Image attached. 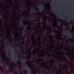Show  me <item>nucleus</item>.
<instances>
[{"instance_id": "obj_1", "label": "nucleus", "mask_w": 74, "mask_h": 74, "mask_svg": "<svg viewBox=\"0 0 74 74\" xmlns=\"http://www.w3.org/2000/svg\"><path fill=\"white\" fill-rule=\"evenodd\" d=\"M38 15H37V17H38V20H37V23H38V28H37V35H38V38H37V40H38V42H37L38 43Z\"/></svg>"}, {"instance_id": "obj_2", "label": "nucleus", "mask_w": 74, "mask_h": 74, "mask_svg": "<svg viewBox=\"0 0 74 74\" xmlns=\"http://www.w3.org/2000/svg\"><path fill=\"white\" fill-rule=\"evenodd\" d=\"M38 49H37V52H38V61H37V63H38V67H37V69H38V71H37V73H38Z\"/></svg>"}, {"instance_id": "obj_3", "label": "nucleus", "mask_w": 74, "mask_h": 74, "mask_svg": "<svg viewBox=\"0 0 74 74\" xmlns=\"http://www.w3.org/2000/svg\"><path fill=\"white\" fill-rule=\"evenodd\" d=\"M47 25H48L49 26H51V23H49L48 21H47Z\"/></svg>"}, {"instance_id": "obj_4", "label": "nucleus", "mask_w": 74, "mask_h": 74, "mask_svg": "<svg viewBox=\"0 0 74 74\" xmlns=\"http://www.w3.org/2000/svg\"><path fill=\"white\" fill-rule=\"evenodd\" d=\"M70 69H69V71H70V72L71 73H74V72H73V71H72V70H71V69H70V68H69Z\"/></svg>"}, {"instance_id": "obj_5", "label": "nucleus", "mask_w": 74, "mask_h": 74, "mask_svg": "<svg viewBox=\"0 0 74 74\" xmlns=\"http://www.w3.org/2000/svg\"><path fill=\"white\" fill-rule=\"evenodd\" d=\"M58 67H59V68H60V69H61L62 67H61V66L60 65H58Z\"/></svg>"}, {"instance_id": "obj_6", "label": "nucleus", "mask_w": 74, "mask_h": 74, "mask_svg": "<svg viewBox=\"0 0 74 74\" xmlns=\"http://www.w3.org/2000/svg\"><path fill=\"white\" fill-rule=\"evenodd\" d=\"M40 10L41 11H42V6H40Z\"/></svg>"}, {"instance_id": "obj_7", "label": "nucleus", "mask_w": 74, "mask_h": 74, "mask_svg": "<svg viewBox=\"0 0 74 74\" xmlns=\"http://www.w3.org/2000/svg\"><path fill=\"white\" fill-rule=\"evenodd\" d=\"M43 21H44V19H41V22H43Z\"/></svg>"}, {"instance_id": "obj_8", "label": "nucleus", "mask_w": 74, "mask_h": 74, "mask_svg": "<svg viewBox=\"0 0 74 74\" xmlns=\"http://www.w3.org/2000/svg\"><path fill=\"white\" fill-rule=\"evenodd\" d=\"M40 62H43V59H42L41 58L40 60Z\"/></svg>"}, {"instance_id": "obj_9", "label": "nucleus", "mask_w": 74, "mask_h": 74, "mask_svg": "<svg viewBox=\"0 0 74 74\" xmlns=\"http://www.w3.org/2000/svg\"><path fill=\"white\" fill-rule=\"evenodd\" d=\"M40 48H41L42 47V46H41V44H40Z\"/></svg>"}, {"instance_id": "obj_10", "label": "nucleus", "mask_w": 74, "mask_h": 74, "mask_svg": "<svg viewBox=\"0 0 74 74\" xmlns=\"http://www.w3.org/2000/svg\"><path fill=\"white\" fill-rule=\"evenodd\" d=\"M47 66L49 68V70H51V69L50 67H49V66H48V65H47Z\"/></svg>"}, {"instance_id": "obj_11", "label": "nucleus", "mask_w": 74, "mask_h": 74, "mask_svg": "<svg viewBox=\"0 0 74 74\" xmlns=\"http://www.w3.org/2000/svg\"><path fill=\"white\" fill-rule=\"evenodd\" d=\"M40 65L41 67H43V66H42V64H40Z\"/></svg>"}, {"instance_id": "obj_12", "label": "nucleus", "mask_w": 74, "mask_h": 74, "mask_svg": "<svg viewBox=\"0 0 74 74\" xmlns=\"http://www.w3.org/2000/svg\"><path fill=\"white\" fill-rule=\"evenodd\" d=\"M62 23H60V22L59 23V24L60 25H62Z\"/></svg>"}, {"instance_id": "obj_13", "label": "nucleus", "mask_w": 74, "mask_h": 74, "mask_svg": "<svg viewBox=\"0 0 74 74\" xmlns=\"http://www.w3.org/2000/svg\"><path fill=\"white\" fill-rule=\"evenodd\" d=\"M68 58H69V59H71V58L70 57H69Z\"/></svg>"}, {"instance_id": "obj_14", "label": "nucleus", "mask_w": 74, "mask_h": 74, "mask_svg": "<svg viewBox=\"0 0 74 74\" xmlns=\"http://www.w3.org/2000/svg\"><path fill=\"white\" fill-rule=\"evenodd\" d=\"M41 58H44V56H41Z\"/></svg>"}, {"instance_id": "obj_15", "label": "nucleus", "mask_w": 74, "mask_h": 74, "mask_svg": "<svg viewBox=\"0 0 74 74\" xmlns=\"http://www.w3.org/2000/svg\"><path fill=\"white\" fill-rule=\"evenodd\" d=\"M47 46H48V47H49V45H48V43H47Z\"/></svg>"}, {"instance_id": "obj_16", "label": "nucleus", "mask_w": 74, "mask_h": 74, "mask_svg": "<svg viewBox=\"0 0 74 74\" xmlns=\"http://www.w3.org/2000/svg\"><path fill=\"white\" fill-rule=\"evenodd\" d=\"M45 34V32L44 33V34H43V35Z\"/></svg>"}, {"instance_id": "obj_17", "label": "nucleus", "mask_w": 74, "mask_h": 74, "mask_svg": "<svg viewBox=\"0 0 74 74\" xmlns=\"http://www.w3.org/2000/svg\"><path fill=\"white\" fill-rule=\"evenodd\" d=\"M52 57H54V56H53V55H52Z\"/></svg>"}, {"instance_id": "obj_18", "label": "nucleus", "mask_w": 74, "mask_h": 74, "mask_svg": "<svg viewBox=\"0 0 74 74\" xmlns=\"http://www.w3.org/2000/svg\"><path fill=\"white\" fill-rule=\"evenodd\" d=\"M51 34H53V35H54V34L53 33H51Z\"/></svg>"}, {"instance_id": "obj_19", "label": "nucleus", "mask_w": 74, "mask_h": 74, "mask_svg": "<svg viewBox=\"0 0 74 74\" xmlns=\"http://www.w3.org/2000/svg\"><path fill=\"white\" fill-rule=\"evenodd\" d=\"M63 70H65V69H63Z\"/></svg>"}, {"instance_id": "obj_20", "label": "nucleus", "mask_w": 74, "mask_h": 74, "mask_svg": "<svg viewBox=\"0 0 74 74\" xmlns=\"http://www.w3.org/2000/svg\"><path fill=\"white\" fill-rule=\"evenodd\" d=\"M66 57H67V55H66Z\"/></svg>"}, {"instance_id": "obj_21", "label": "nucleus", "mask_w": 74, "mask_h": 74, "mask_svg": "<svg viewBox=\"0 0 74 74\" xmlns=\"http://www.w3.org/2000/svg\"><path fill=\"white\" fill-rule=\"evenodd\" d=\"M50 28H51V29H52V27H50Z\"/></svg>"}, {"instance_id": "obj_22", "label": "nucleus", "mask_w": 74, "mask_h": 74, "mask_svg": "<svg viewBox=\"0 0 74 74\" xmlns=\"http://www.w3.org/2000/svg\"><path fill=\"white\" fill-rule=\"evenodd\" d=\"M40 43H41V42L40 41Z\"/></svg>"}, {"instance_id": "obj_23", "label": "nucleus", "mask_w": 74, "mask_h": 74, "mask_svg": "<svg viewBox=\"0 0 74 74\" xmlns=\"http://www.w3.org/2000/svg\"><path fill=\"white\" fill-rule=\"evenodd\" d=\"M47 15H49V14H48V13H47Z\"/></svg>"}, {"instance_id": "obj_24", "label": "nucleus", "mask_w": 74, "mask_h": 74, "mask_svg": "<svg viewBox=\"0 0 74 74\" xmlns=\"http://www.w3.org/2000/svg\"><path fill=\"white\" fill-rule=\"evenodd\" d=\"M54 61V60H51V61Z\"/></svg>"}, {"instance_id": "obj_25", "label": "nucleus", "mask_w": 74, "mask_h": 74, "mask_svg": "<svg viewBox=\"0 0 74 74\" xmlns=\"http://www.w3.org/2000/svg\"><path fill=\"white\" fill-rule=\"evenodd\" d=\"M43 18H44V16L42 17Z\"/></svg>"}, {"instance_id": "obj_26", "label": "nucleus", "mask_w": 74, "mask_h": 74, "mask_svg": "<svg viewBox=\"0 0 74 74\" xmlns=\"http://www.w3.org/2000/svg\"><path fill=\"white\" fill-rule=\"evenodd\" d=\"M67 32H68V33H69V31H67Z\"/></svg>"}, {"instance_id": "obj_27", "label": "nucleus", "mask_w": 74, "mask_h": 74, "mask_svg": "<svg viewBox=\"0 0 74 74\" xmlns=\"http://www.w3.org/2000/svg\"><path fill=\"white\" fill-rule=\"evenodd\" d=\"M62 19H63V17H62Z\"/></svg>"}, {"instance_id": "obj_28", "label": "nucleus", "mask_w": 74, "mask_h": 74, "mask_svg": "<svg viewBox=\"0 0 74 74\" xmlns=\"http://www.w3.org/2000/svg\"><path fill=\"white\" fill-rule=\"evenodd\" d=\"M45 64H46V63H45Z\"/></svg>"}, {"instance_id": "obj_29", "label": "nucleus", "mask_w": 74, "mask_h": 74, "mask_svg": "<svg viewBox=\"0 0 74 74\" xmlns=\"http://www.w3.org/2000/svg\"><path fill=\"white\" fill-rule=\"evenodd\" d=\"M56 73H57V74H58V73L57 72H56Z\"/></svg>"}, {"instance_id": "obj_30", "label": "nucleus", "mask_w": 74, "mask_h": 74, "mask_svg": "<svg viewBox=\"0 0 74 74\" xmlns=\"http://www.w3.org/2000/svg\"><path fill=\"white\" fill-rule=\"evenodd\" d=\"M41 4H42V3H41Z\"/></svg>"}, {"instance_id": "obj_31", "label": "nucleus", "mask_w": 74, "mask_h": 74, "mask_svg": "<svg viewBox=\"0 0 74 74\" xmlns=\"http://www.w3.org/2000/svg\"><path fill=\"white\" fill-rule=\"evenodd\" d=\"M50 62H49V63Z\"/></svg>"}, {"instance_id": "obj_32", "label": "nucleus", "mask_w": 74, "mask_h": 74, "mask_svg": "<svg viewBox=\"0 0 74 74\" xmlns=\"http://www.w3.org/2000/svg\"><path fill=\"white\" fill-rule=\"evenodd\" d=\"M70 64H71V63H70Z\"/></svg>"}, {"instance_id": "obj_33", "label": "nucleus", "mask_w": 74, "mask_h": 74, "mask_svg": "<svg viewBox=\"0 0 74 74\" xmlns=\"http://www.w3.org/2000/svg\"><path fill=\"white\" fill-rule=\"evenodd\" d=\"M47 53H49V52H47Z\"/></svg>"}, {"instance_id": "obj_34", "label": "nucleus", "mask_w": 74, "mask_h": 74, "mask_svg": "<svg viewBox=\"0 0 74 74\" xmlns=\"http://www.w3.org/2000/svg\"><path fill=\"white\" fill-rule=\"evenodd\" d=\"M57 50H59V49H57Z\"/></svg>"}, {"instance_id": "obj_35", "label": "nucleus", "mask_w": 74, "mask_h": 74, "mask_svg": "<svg viewBox=\"0 0 74 74\" xmlns=\"http://www.w3.org/2000/svg\"><path fill=\"white\" fill-rule=\"evenodd\" d=\"M50 55H51V54H50Z\"/></svg>"}, {"instance_id": "obj_36", "label": "nucleus", "mask_w": 74, "mask_h": 74, "mask_svg": "<svg viewBox=\"0 0 74 74\" xmlns=\"http://www.w3.org/2000/svg\"><path fill=\"white\" fill-rule=\"evenodd\" d=\"M66 53H67V52H66Z\"/></svg>"}, {"instance_id": "obj_37", "label": "nucleus", "mask_w": 74, "mask_h": 74, "mask_svg": "<svg viewBox=\"0 0 74 74\" xmlns=\"http://www.w3.org/2000/svg\"><path fill=\"white\" fill-rule=\"evenodd\" d=\"M66 62H67V61H66Z\"/></svg>"}]
</instances>
